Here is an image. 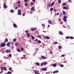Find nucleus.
<instances>
[{
	"mask_svg": "<svg viewBox=\"0 0 74 74\" xmlns=\"http://www.w3.org/2000/svg\"><path fill=\"white\" fill-rule=\"evenodd\" d=\"M0 45L1 47H5V43H2Z\"/></svg>",
	"mask_w": 74,
	"mask_h": 74,
	"instance_id": "1",
	"label": "nucleus"
},
{
	"mask_svg": "<svg viewBox=\"0 0 74 74\" xmlns=\"http://www.w3.org/2000/svg\"><path fill=\"white\" fill-rule=\"evenodd\" d=\"M41 71H47V69L45 68H44L41 69Z\"/></svg>",
	"mask_w": 74,
	"mask_h": 74,
	"instance_id": "2",
	"label": "nucleus"
},
{
	"mask_svg": "<svg viewBox=\"0 0 74 74\" xmlns=\"http://www.w3.org/2000/svg\"><path fill=\"white\" fill-rule=\"evenodd\" d=\"M18 15H21L22 14V13H21V10H18Z\"/></svg>",
	"mask_w": 74,
	"mask_h": 74,
	"instance_id": "3",
	"label": "nucleus"
},
{
	"mask_svg": "<svg viewBox=\"0 0 74 74\" xmlns=\"http://www.w3.org/2000/svg\"><path fill=\"white\" fill-rule=\"evenodd\" d=\"M8 7L6 6V5H5V3L4 2L3 3V8L5 9L7 8Z\"/></svg>",
	"mask_w": 74,
	"mask_h": 74,
	"instance_id": "4",
	"label": "nucleus"
},
{
	"mask_svg": "<svg viewBox=\"0 0 74 74\" xmlns=\"http://www.w3.org/2000/svg\"><path fill=\"white\" fill-rule=\"evenodd\" d=\"M51 66H53V67H55L56 66V64H52L51 65Z\"/></svg>",
	"mask_w": 74,
	"mask_h": 74,
	"instance_id": "5",
	"label": "nucleus"
},
{
	"mask_svg": "<svg viewBox=\"0 0 74 74\" xmlns=\"http://www.w3.org/2000/svg\"><path fill=\"white\" fill-rule=\"evenodd\" d=\"M6 52L7 53H10L11 52V51L9 49H7L6 50Z\"/></svg>",
	"mask_w": 74,
	"mask_h": 74,
	"instance_id": "6",
	"label": "nucleus"
},
{
	"mask_svg": "<svg viewBox=\"0 0 74 74\" xmlns=\"http://www.w3.org/2000/svg\"><path fill=\"white\" fill-rule=\"evenodd\" d=\"M13 25L14 28H15V27H17V25H16V24H14Z\"/></svg>",
	"mask_w": 74,
	"mask_h": 74,
	"instance_id": "7",
	"label": "nucleus"
},
{
	"mask_svg": "<svg viewBox=\"0 0 74 74\" xmlns=\"http://www.w3.org/2000/svg\"><path fill=\"white\" fill-rule=\"evenodd\" d=\"M7 45L8 47H10V42H8L7 44Z\"/></svg>",
	"mask_w": 74,
	"mask_h": 74,
	"instance_id": "8",
	"label": "nucleus"
},
{
	"mask_svg": "<svg viewBox=\"0 0 74 74\" xmlns=\"http://www.w3.org/2000/svg\"><path fill=\"white\" fill-rule=\"evenodd\" d=\"M35 73L36 74H40V73H38V71H35Z\"/></svg>",
	"mask_w": 74,
	"mask_h": 74,
	"instance_id": "9",
	"label": "nucleus"
},
{
	"mask_svg": "<svg viewBox=\"0 0 74 74\" xmlns=\"http://www.w3.org/2000/svg\"><path fill=\"white\" fill-rule=\"evenodd\" d=\"M41 58H42V59H46V57L44 56H42Z\"/></svg>",
	"mask_w": 74,
	"mask_h": 74,
	"instance_id": "10",
	"label": "nucleus"
},
{
	"mask_svg": "<svg viewBox=\"0 0 74 74\" xmlns=\"http://www.w3.org/2000/svg\"><path fill=\"white\" fill-rule=\"evenodd\" d=\"M25 6L26 7H27L28 6V4L27 3H26L25 4Z\"/></svg>",
	"mask_w": 74,
	"mask_h": 74,
	"instance_id": "11",
	"label": "nucleus"
},
{
	"mask_svg": "<svg viewBox=\"0 0 74 74\" xmlns=\"http://www.w3.org/2000/svg\"><path fill=\"white\" fill-rule=\"evenodd\" d=\"M58 72H59V71H53V74H55V73H58Z\"/></svg>",
	"mask_w": 74,
	"mask_h": 74,
	"instance_id": "12",
	"label": "nucleus"
},
{
	"mask_svg": "<svg viewBox=\"0 0 74 74\" xmlns=\"http://www.w3.org/2000/svg\"><path fill=\"white\" fill-rule=\"evenodd\" d=\"M17 51L18 52H21L20 49H19L18 48L17 49Z\"/></svg>",
	"mask_w": 74,
	"mask_h": 74,
	"instance_id": "13",
	"label": "nucleus"
},
{
	"mask_svg": "<svg viewBox=\"0 0 74 74\" xmlns=\"http://www.w3.org/2000/svg\"><path fill=\"white\" fill-rule=\"evenodd\" d=\"M3 69L4 70H5L6 71L7 70V68L6 67H3Z\"/></svg>",
	"mask_w": 74,
	"mask_h": 74,
	"instance_id": "14",
	"label": "nucleus"
},
{
	"mask_svg": "<svg viewBox=\"0 0 74 74\" xmlns=\"http://www.w3.org/2000/svg\"><path fill=\"white\" fill-rule=\"evenodd\" d=\"M36 64L37 66H40V63L38 62L36 63Z\"/></svg>",
	"mask_w": 74,
	"mask_h": 74,
	"instance_id": "15",
	"label": "nucleus"
},
{
	"mask_svg": "<svg viewBox=\"0 0 74 74\" xmlns=\"http://www.w3.org/2000/svg\"><path fill=\"white\" fill-rule=\"evenodd\" d=\"M48 64V63L46 62H45L43 63L44 66L46 65V64Z\"/></svg>",
	"mask_w": 74,
	"mask_h": 74,
	"instance_id": "16",
	"label": "nucleus"
},
{
	"mask_svg": "<svg viewBox=\"0 0 74 74\" xmlns=\"http://www.w3.org/2000/svg\"><path fill=\"white\" fill-rule=\"evenodd\" d=\"M34 7H32L31 8V10H32V11H33L34 10Z\"/></svg>",
	"mask_w": 74,
	"mask_h": 74,
	"instance_id": "17",
	"label": "nucleus"
},
{
	"mask_svg": "<svg viewBox=\"0 0 74 74\" xmlns=\"http://www.w3.org/2000/svg\"><path fill=\"white\" fill-rule=\"evenodd\" d=\"M59 33L60 35H63V34L60 31L59 32Z\"/></svg>",
	"mask_w": 74,
	"mask_h": 74,
	"instance_id": "18",
	"label": "nucleus"
},
{
	"mask_svg": "<svg viewBox=\"0 0 74 74\" xmlns=\"http://www.w3.org/2000/svg\"><path fill=\"white\" fill-rule=\"evenodd\" d=\"M32 31H35L36 30V29L35 28H32L31 29Z\"/></svg>",
	"mask_w": 74,
	"mask_h": 74,
	"instance_id": "19",
	"label": "nucleus"
},
{
	"mask_svg": "<svg viewBox=\"0 0 74 74\" xmlns=\"http://www.w3.org/2000/svg\"><path fill=\"white\" fill-rule=\"evenodd\" d=\"M54 3H55V2H53L51 3V7H52V6H53V4H54Z\"/></svg>",
	"mask_w": 74,
	"mask_h": 74,
	"instance_id": "20",
	"label": "nucleus"
},
{
	"mask_svg": "<svg viewBox=\"0 0 74 74\" xmlns=\"http://www.w3.org/2000/svg\"><path fill=\"white\" fill-rule=\"evenodd\" d=\"M60 67H64V66L63 64H60Z\"/></svg>",
	"mask_w": 74,
	"mask_h": 74,
	"instance_id": "21",
	"label": "nucleus"
},
{
	"mask_svg": "<svg viewBox=\"0 0 74 74\" xmlns=\"http://www.w3.org/2000/svg\"><path fill=\"white\" fill-rule=\"evenodd\" d=\"M48 21L49 23L50 24H52V22H51V21L48 20Z\"/></svg>",
	"mask_w": 74,
	"mask_h": 74,
	"instance_id": "22",
	"label": "nucleus"
},
{
	"mask_svg": "<svg viewBox=\"0 0 74 74\" xmlns=\"http://www.w3.org/2000/svg\"><path fill=\"white\" fill-rule=\"evenodd\" d=\"M17 40V39H16V38H14V39H13V41L14 42H15V41H16Z\"/></svg>",
	"mask_w": 74,
	"mask_h": 74,
	"instance_id": "23",
	"label": "nucleus"
},
{
	"mask_svg": "<svg viewBox=\"0 0 74 74\" xmlns=\"http://www.w3.org/2000/svg\"><path fill=\"white\" fill-rule=\"evenodd\" d=\"M38 42L39 44H40V43H41V42L40 40H38Z\"/></svg>",
	"mask_w": 74,
	"mask_h": 74,
	"instance_id": "24",
	"label": "nucleus"
},
{
	"mask_svg": "<svg viewBox=\"0 0 74 74\" xmlns=\"http://www.w3.org/2000/svg\"><path fill=\"white\" fill-rule=\"evenodd\" d=\"M58 49H62V47L61 46H59Z\"/></svg>",
	"mask_w": 74,
	"mask_h": 74,
	"instance_id": "25",
	"label": "nucleus"
},
{
	"mask_svg": "<svg viewBox=\"0 0 74 74\" xmlns=\"http://www.w3.org/2000/svg\"><path fill=\"white\" fill-rule=\"evenodd\" d=\"M9 56L10 57V58H11V57L12 56V55H11V54H10L9 55Z\"/></svg>",
	"mask_w": 74,
	"mask_h": 74,
	"instance_id": "26",
	"label": "nucleus"
},
{
	"mask_svg": "<svg viewBox=\"0 0 74 74\" xmlns=\"http://www.w3.org/2000/svg\"><path fill=\"white\" fill-rule=\"evenodd\" d=\"M62 12H63V14H64V15L66 14V12L65 11H63Z\"/></svg>",
	"mask_w": 74,
	"mask_h": 74,
	"instance_id": "27",
	"label": "nucleus"
},
{
	"mask_svg": "<svg viewBox=\"0 0 74 74\" xmlns=\"http://www.w3.org/2000/svg\"><path fill=\"white\" fill-rule=\"evenodd\" d=\"M1 70L2 71H3V66H1Z\"/></svg>",
	"mask_w": 74,
	"mask_h": 74,
	"instance_id": "28",
	"label": "nucleus"
},
{
	"mask_svg": "<svg viewBox=\"0 0 74 74\" xmlns=\"http://www.w3.org/2000/svg\"><path fill=\"white\" fill-rule=\"evenodd\" d=\"M27 36L29 37H30V34H29V33H27Z\"/></svg>",
	"mask_w": 74,
	"mask_h": 74,
	"instance_id": "29",
	"label": "nucleus"
},
{
	"mask_svg": "<svg viewBox=\"0 0 74 74\" xmlns=\"http://www.w3.org/2000/svg\"><path fill=\"white\" fill-rule=\"evenodd\" d=\"M48 6L49 7H51V3H49Z\"/></svg>",
	"mask_w": 74,
	"mask_h": 74,
	"instance_id": "30",
	"label": "nucleus"
},
{
	"mask_svg": "<svg viewBox=\"0 0 74 74\" xmlns=\"http://www.w3.org/2000/svg\"><path fill=\"white\" fill-rule=\"evenodd\" d=\"M53 10V8H52L50 9V11H52V10Z\"/></svg>",
	"mask_w": 74,
	"mask_h": 74,
	"instance_id": "31",
	"label": "nucleus"
},
{
	"mask_svg": "<svg viewBox=\"0 0 74 74\" xmlns=\"http://www.w3.org/2000/svg\"><path fill=\"white\" fill-rule=\"evenodd\" d=\"M46 38L47 39H49V37L48 36H46Z\"/></svg>",
	"mask_w": 74,
	"mask_h": 74,
	"instance_id": "32",
	"label": "nucleus"
},
{
	"mask_svg": "<svg viewBox=\"0 0 74 74\" xmlns=\"http://www.w3.org/2000/svg\"><path fill=\"white\" fill-rule=\"evenodd\" d=\"M66 4H67V3H63V5H66Z\"/></svg>",
	"mask_w": 74,
	"mask_h": 74,
	"instance_id": "33",
	"label": "nucleus"
},
{
	"mask_svg": "<svg viewBox=\"0 0 74 74\" xmlns=\"http://www.w3.org/2000/svg\"><path fill=\"white\" fill-rule=\"evenodd\" d=\"M10 12H11V13H13V12H14V10H11L10 11Z\"/></svg>",
	"mask_w": 74,
	"mask_h": 74,
	"instance_id": "34",
	"label": "nucleus"
},
{
	"mask_svg": "<svg viewBox=\"0 0 74 74\" xmlns=\"http://www.w3.org/2000/svg\"><path fill=\"white\" fill-rule=\"evenodd\" d=\"M67 8L66 7H63V9H64V10H66Z\"/></svg>",
	"mask_w": 74,
	"mask_h": 74,
	"instance_id": "35",
	"label": "nucleus"
},
{
	"mask_svg": "<svg viewBox=\"0 0 74 74\" xmlns=\"http://www.w3.org/2000/svg\"><path fill=\"white\" fill-rule=\"evenodd\" d=\"M15 45H16V46H18V45H19V43H18L16 42L15 43Z\"/></svg>",
	"mask_w": 74,
	"mask_h": 74,
	"instance_id": "36",
	"label": "nucleus"
},
{
	"mask_svg": "<svg viewBox=\"0 0 74 74\" xmlns=\"http://www.w3.org/2000/svg\"><path fill=\"white\" fill-rule=\"evenodd\" d=\"M58 3L60 4L61 3V1H60V0H58Z\"/></svg>",
	"mask_w": 74,
	"mask_h": 74,
	"instance_id": "37",
	"label": "nucleus"
},
{
	"mask_svg": "<svg viewBox=\"0 0 74 74\" xmlns=\"http://www.w3.org/2000/svg\"><path fill=\"white\" fill-rule=\"evenodd\" d=\"M63 21H64V22H66V21H67V19L64 18V19H63Z\"/></svg>",
	"mask_w": 74,
	"mask_h": 74,
	"instance_id": "38",
	"label": "nucleus"
},
{
	"mask_svg": "<svg viewBox=\"0 0 74 74\" xmlns=\"http://www.w3.org/2000/svg\"><path fill=\"white\" fill-rule=\"evenodd\" d=\"M66 39H69V38H70V37L69 36H66Z\"/></svg>",
	"mask_w": 74,
	"mask_h": 74,
	"instance_id": "39",
	"label": "nucleus"
},
{
	"mask_svg": "<svg viewBox=\"0 0 74 74\" xmlns=\"http://www.w3.org/2000/svg\"><path fill=\"white\" fill-rule=\"evenodd\" d=\"M38 37H39V38H41V39H42V38H41V37L40 36H37Z\"/></svg>",
	"mask_w": 74,
	"mask_h": 74,
	"instance_id": "40",
	"label": "nucleus"
},
{
	"mask_svg": "<svg viewBox=\"0 0 74 74\" xmlns=\"http://www.w3.org/2000/svg\"><path fill=\"white\" fill-rule=\"evenodd\" d=\"M70 39H74V37H70Z\"/></svg>",
	"mask_w": 74,
	"mask_h": 74,
	"instance_id": "41",
	"label": "nucleus"
},
{
	"mask_svg": "<svg viewBox=\"0 0 74 74\" xmlns=\"http://www.w3.org/2000/svg\"><path fill=\"white\" fill-rule=\"evenodd\" d=\"M31 37H32V39H33V40H34V36H32Z\"/></svg>",
	"mask_w": 74,
	"mask_h": 74,
	"instance_id": "42",
	"label": "nucleus"
},
{
	"mask_svg": "<svg viewBox=\"0 0 74 74\" xmlns=\"http://www.w3.org/2000/svg\"><path fill=\"white\" fill-rule=\"evenodd\" d=\"M25 13H23V14L22 16H25Z\"/></svg>",
	"mask_w": 74,
	"mask_h": 74,
	"instance_id": "43",
	"label": "nucleus"
},
{
	"mask_svg": "<svg viewBox=\"0 0 74 74\" xmlns=\"http://www.w3.org/2000/svg\"><path fill=\"white\" fill-rule=\"evenodd\" d=\"M29 1V0H25L24 2H28Z\"/></svg>",
	"mask_w": 74,
	"mask_h": 74,
	"instance_id": "44",
	"label": "nucleus"
},
{
	"mask_svg": "<svg viewBox=\"0 0 74 74\" xmlns=\"http://www.w3.org/2000/svg\"><path fill=\"white\" fill-rule=\"evenodd\" d=\"M64 19H66V18H67V16H64Z\"/></svg>",
	"mask_w": 74,
	"mask_h": 74,
	"instance_id": "45",
	"label": "nucleus"
},
{
	"mask_svg": "<svg viewBox=\"0 0 74 74\" xmlns=\"http://www.w3.org/2000/svg\"><path fill=\"white\" fill-rule=\"evenodd\" d=\"M7 73L8 74H11V71L8 72Z\"/></svg>",
	"mask_w": 74,
	"mask_h": 74,
	"instance_id": "46",
	"label": "nucleus"
},
{
	"mask_svg": "<svg viewBox=\"0 0 74 74\" xmlns=\"http://www.w3.org/2000/svg\"><path fill=\"white\" fill-rule=\"evenodd\" d=\"M40 65H41V66H43V65H44V63H42L40 64Z\"/></svg>",
	"mask_w": 74,
	"mask_h": 74,
	"instance_id": "47",
	"label": "nucleus"
},
{
	"mask_svg": "<svg viewBox=\"0 0 74 74\" xmlns=\"http://www.w3.org/2000/svg\"><path fill=\"white\" fill-rule=\"evenodd\" d=\"M5 42H7V41H8V39H5Z\"/></svg>",
	"mask_w": 74,
	"mask_h": 74,
	"instance_id": "48",
	"label": "nucleus"
},
{
	"mask_svg": "<svg viewBox=\"0 0 74 74\" xmlns=\"http://www.w3.org/2000/svg\"><path fill=\"white\" fill-rule=\"evenodd\" d=\"M14 9H15V10H16V9H18V7L16 6V7H15Z\"/></svg>",
	"mask_w": 74,
	"mask_h": 74,
	"instance_id": "49",
	"label": "nucleus"
},
{
	"mask_svg": "<svg viewBox=\"0 0 74 74\" xmlns=\"http://www.w3.org/2000/svg\"><path fill=\"white\" fill-rule=\"evenodd\" d=\"M33 4V2H31V5H32Z\"/></svg>",
	"mask_w": 74,
	"mask_h": 74,
	"instance_id": "50",
	"label": "nucleus"
},
{
	"mask_svg": "<svg viewBox=\"0 0 74 74\" xmlns=\"http://www.w3.org/2000/svg\"><path fill=\"white\" fill-rule=\"evenodd\" d=\"M49 52L50 53H51V54H52L53 53V52L52 51H50Z\"/></svg>",
	"mask_w": 74,
	"mask_h": 74,
	"instance_id": "51",
	"label": "nucleus"
},
{
	"mask_svg": "<svg viewBox=\"0 0 74 74\" xmlns=\"http://www.w3.org/2000/svg\"><path fill=\"white\" fill-rule=\"evenodd\" d=\"M69 3H72V1H71V0H69Z\"/></svg>",
	"mask_w": 74,
	"mask_h": 74,
	"instance_id": "52",
	"label": "nucleus"
},
{
	"mask_svg": "<svg viewBox=\"0 0 74 74\" xmlns=\"http://www.w3.org/2000/svg\"><path fill=\"white\" fill-rule=\"evenodd\" d=\"M21 50H22V51H24V49H23V48H21Z\"/></svg>",
	"mask_w": 74,
	"mask_h": 74,
	"instance_id": "53",
	"label": "nucleus"
},
{
	"mask_svg": "<svg viewBox=\"0 0 74 74\" xmlns=\"http://www.w3.org/2000/svg\"><path fill=\"white\" fill-rule=\"evenodd\" d=\"M9 70H12V68H9Z\"/></svg>",
	"mask_w": 74,
	"mask_h": 74,
	"instance_id": "54",
	"label": "nucleus"
},
{
	"mask_svg": "<svg viewBox=\"0 0 74 74\" xmlns=\"http://www.w3.org/2000/svg\"><path fill=\"white\" fill-rule=\"evenodd\" d=\"M64 55H62L61 56L62 57H64Z\"/></svg>",
	"mask_w": 74,
	"mask_h": 74,
	"instance_id": "55",
	"label": "nucleus"
},
{
	"mask_svg": "<svg viewBox=\"0 0 74 74\" xmlns=\"http://www.w3.org/2000/svg\"><path fill=\"white\" fill-rule=\"evenodd\" d=\"M54 43V44H58V42H55Z\"/></svg>",
	"mask_w": 74,
	"mask_h": 74,
	"instance_id": "56",
	"label": "nucleus"
},
{
	"mask_svg": "<svg viewBox=\"0 0 74 74\" xmlns=\"http://www.w3.org/2000/svg\"><path fill=\"white\" fill-rule=\"evenodd\" d=\"M42 26L43 27H45V25H44V24H42Z\"/></svg>",
	"mask_w": 74,
	"mask_h": 74,
	"instance_id": "57",
	"label": "nucleus"
},
{
	"mask_svg": "<svg viewBox=\"0 0 74 74\" xmlns=\"http://www.w3.org/2000/svg\"><path fill=\"white\" fill-rule=\"evenodd\" d=\"M18 7H19L20 6V5H17Z\"/></svg>",
	"mask_w": 74,
	"mask_h": 74,
	"instance_id": "58",
	"label": "nucleus"
},
{
	"mask_svg": "<svg viewBox=\"0 0 74 74\" xmlns=\"http://www.w3.org/2000/svg\"><path fill=\"white\" fill-rule=\"evenodd\" d=\"M18 4H20V3H21V2H20V1H18Z\"/></svg>",
	"mask_w": 74,
	"mask_h": 74,
	"instance_id": "59",
	"label": "nucleus"
},
{
	"mask_svg": "<svg viewBox=\"0 0 74 74\" xmlns=\"http://www.w3.org/2000/svg\"><path fill=\"white\" fill-rule=\"evenodd\" d=\"M28 32H28V31H27V30H26V33H28Z\"/></svg>",
	"mask_w": 74,
	"mask_h": 74,
	"instance_id": "60",
	"label": "nucleus"
},
{
	"mask_svg": "<svg viewBox=\"0 0 74 74\" xmlns=\"http://www.w3.org/2000/svg\"><path fill=\"white\" fill-rule=\"evenodd\" d=\"M56 14L57 15H59V13H56Z\"/></svg>",
	"mask_w": 74,
	"mask_h": 74,
	"instance_id": "61",
	"label": "nucleus"
},
{
	"mask_svg": "<svg viewBox=\"0 0 74 74\" xmlns=\"http://www.w3.org/2000/svg\"><path fill=\"white\" fill-rule=\"evenodd\" d=\"M3 71H1L0 72V74H1L2 73H3Z\"/></svg>",
	"mask_w": 74,
	"mask_h": 74,
	"instance_id": "62",
	"label": "nucleus"
},
{
	"mask_svg": "<svg viewBox=\"0 0 74 74\" xmlns=\"http://www.w3.org/2000/svg\"><path fill=\"white\" fill-rule=\"evenodd\" d=\"M21 59H23V57H22L21 58Z\"/></svg>",
	"mask_w": 74,
	"mask_h": 74,
	"instance_id": "63",
	"label": "nucleus"
},
{
	"mask_svg": "<svg viewBox=\"0 0 74 74\" xmlns=\"http://www.w3.org/2000/svg\"><path fill=\"white\" fill-rule=\"evenodd\" d=\"M12 49H14V46H13V47H12Z\"/></svg>",
	"mask_w": 74,
	"mask_h": 74,
	"instance_id": "64",
	"label": "nucleus"
}]
</instances>
